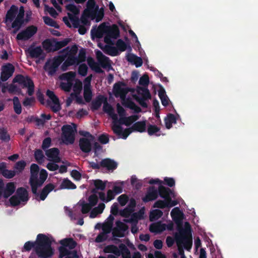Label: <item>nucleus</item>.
<instances>
[{
  "label": "nucleus",
  "mask_w": 258,
  "mask_h": 258,
  "mask_svg": "<svg viewBox=\"0 0 258 258\" xmlns=\"http://www.w3.org/2000/svg\"><path fill=\"white\" fill-rule=\"evenodd\" d=\"M131 127L133 132H145L146 129V120L136 122Z\"/></svg>",
  "instance_id": "nucleus-26"
},
{
  "label": "nucleus",
  "mask_w": 258,
  "mask_h": 258,
  "mask_svg": "<svg viewBox=\"0 0 258 258\" xmlns=\"http://www.w3.org/2000/svg\"><path fill=\"white\" fill-rule=\"evenodd\" d=\"M78 50V48L77 46L76 45H73L71 48H70L69 46L66 47L60 52L65 53L66 55H73L74 56H76Z\"/></svg>",
  "instance_id": "nucleus-42"
},
{
  "label": "nucleus",
  "mask_w": 258,
  "mask_h": 258,
  "mask_svg": "<svg viewBox=\"0 0 258 258\" xmlns=\"http://www.w3.org/2000/svg\"><path fill=\"white\" fill-rule=\"evenodd\" d=\"M69 19L72 22L74 28H78L80 25V21L78 17L74 16L70 13H68Z\"/></svg>",
  "instance_id": "nucleus-61"
},
{
  "label": "nucleus",
  "mask_w": 258,
  "mask_h": 258,
  "mask_svg": "<svg viewBox=\"0 0 258 258\" xmlns=\"http://www.w3.org/2000/svg\"><path fill=\"white\" fill-rule=\"evenodd\" d=\"M15 68L11 63H8L3 67V71L9 76H12L14 72Z\"/></svg>",
  "instance_id": "nucleus-48"
},
{
  "label": "nucleus",
  "mask_w": 258,
  "mask_h": 258,
  "mask_svg": "<svg viewBox=\"0 0 258 258\" xmlns=\"http://www.w3.org/2000/svg\"><path fill=\"white\" fill-rule=\"evenodd\" d=\"M60 245L57 249L58 258H79L77 248V242L72 237H67L58 241Z\"/></svg>",
  "instance_id": "nucleus-4"
},
{
  "label": "nucleus",
  "mask_w": 258,
  "mask_h": 258,
  "mask_svg": "<svg viewBox=\"0 0 258 258\" xmlns=\"http://www.w3.org/2000/svg\"><path fill=\"white\" fill-rule=\"evenodd\" d=\"M164 121L166 127L167 129H170L172 126V123H176L177 118L174 114L169 113L165 118Z\"/></svg>",
  "instance_id": "nucleus-30"
},
{
  "label": "nucleus",
  "mask_w": 258,
  "mask_h": 258,
  "mask_svg": "<svg viewBox=\"0 0 258 258\" xmlns=\"http://www.w3.org/2000/svg\"><path fill=\"white\" fill-rule=\"evenodd\" d=\"M166 224L158 222L150 225L149 230L151 232L160 233L166 230Z\"/></svg>",
  "instance_id": "nucleus-23"
},
{
  "label": "nucleus",
  "mask_w": 258,
  "mask_h": 258,
  "mask_svg": "<svg viewBox=\"0 0 258 258\" xmlns=\"http://www.w3.org/2000/svg\"><path fill=\"white\" fill-rule=\"evenodd\" d=\"M133 212L132 210H131L126 207L124 209L120 211L119 214L123 217L128 218Z\"/></svg>",
  "instance_id": "nucleus-64"
},
{
  "label": "nucleus",
  "mask_w": 258,
  "mask_h": 258,
  "mask_svg": "<svg viewBox=\"0 0 258 258\" xmlns=\"http://www.w3.org/2000/svg\"><path fill=\"white\" fill-rule=\"evenodd\" d=\"M105 204L104 203H100L98 206L95 207L91 211L90 214V217L92 218H95L97 215L101 214L104 208Z\"/></svg>",
  "instance_id": "nucleus-32"
},
{
  "label": "nucleus",
  "mask_w": 258,
  "mask_h": 258,
  "mask_svg": "<svg viewBox=\"0 0 258 258\" xmlns=\"http://www.w3.org/2000/svg\"><path fill=\"white\" fill-rule=\"evenodd\" d=\"M84 98L86 102H90L92 98L93 93L91 88H84Z\"/></svg>",
  "instance_id": "nucleus-43"
},
{
  "label": "nucleus",
  "mask_w": 258,
  "mask_h": 258,
  "mask_svg": "<svg viewBox=\"0 0 258 258\" xmlns=\"http://www.w3.org/2000/svg\"><path fill=\"white\" fill-rule=\"evenodd\" d=\"M95 6L96 4L94 0H88L86 4L87 9L85 10V12L88 11L91 13L94 12Z\"/></svg>",
  "instance_id": "nucleus-56"
},
{
  "label": "nucleus",
  "mask_w": 258,
  "mask_h": 258,
  "mask_svg": "<svg viewBox=\"0 0 258 258\" xmlns=\"http://www.w3.org/2000/svg\"><path fill=\"white\" fill-rule=\"evenodd\" d=\"M55 243V240L51 235L45 234H38L34 241L26 242L21 251L23 252H29L32 251L29 258H52L55 254V249L52 246Z\"/></svg>",
  "instance_id": "nucleus-1"
},
{
  "label": "nucleus",
  "mask_w": 258,
  "mask_h": 258,
  "mask_svg": "<svg viewBox=\"0 0 258 258\" xmlns=\"http://www.w3.org/2000/svg\"><path fill=\"white\" fill-rule=\"evenodd\" d=\"M158 197V189L154 186H150L148 188L145 196L142 198V201L144 203H148L155 200Z\"/></svg>",
  "instance_id": "nucleus-17"
},
{
  "label": "nucleus",
  "mask_w": 258,
  "mask_h": 258,
  "mask_svg": "<svg viewBox=\"0 0 258 258\" xmlns=\"http://www.w3.org/2000/svg\"><path fill=\"white\" fill-rule=\"evenodd\" d=\"M80 150L85 153H89L92 148L91 141L86 138H81L79 141Z\"/></svg>",
  "instance_id": "nucleus-20"
},
{
  "label": "nucleus",
  "mask_w": 258,
  "mask_h": 258,
  "mask_svg": "<svg viewBox=\"0 0 258 258\" xmlns=\"http://www.w3.org/2000/svg\"><path fill=\"white\" fill-rule=\"evenodd\" d=\"M16 189V185L13 182H10L6 184V186L3 190L2 196L7 199L12 196L15 192Z\"/></svg>",
  "instance_id": "nucleus-22"
},
{
  "label": "nucleus",
  "mask_w": 258,
  "mask_h": 258,
  "mask_svg": "<svg viewBox=\"0 0 258 258\" xmlns=\"http://www.w3.org/2000/svg\"><path fill=\"white\" fill-rule=\"evenodd\" d=\"M59 150L57 148H52L45 150V155L50 161L54 163H59L61 159L59 157Z\"/></svg>",
  "instance_id": "nucleus-16"
},
{
  "label": "nucleus",
  "mask_w": 258,
  "mask_h": 258,
  "mask_svg": "<svg viewBox=\"0 0 258 258\" xmlns=\"http://www.w3.org/2000/svg\"><path fill=\"white\" fill-rule=\"evenodd\" d=\"M106 101V98L101 95L98 96L92 102L91 109L93 110H98L101 106L103 102Z\"/></svg>",
  "instance_id": "nucleus-27"
},
{
  "label": "nucleus",
  "mask_w": 258,
  "mask_h": 258,
  "mask_svg": "<svg viewBox=\"0 0 258 258\" xmlns=\"http://www.w3.org/2000/svg\"><path fill=\"white\" fill-rule=\"evenodd\" d=\"M117 201L121 206H125L129 201V198L126 194H122L117 198Z\"/></svg>",
  "instance_id": "nucleus-53"
},
{
  "label": "nucleus",
  "mask_w": 258,
  "mask_h": 258,
  "mask_svg": "<svg viewBox=\"0 0 258 258\" xmlns=\"http://www.w3.org/2000/svg\"><path fill=\"white\" fill-rule=\"evenodd\" d=\"M26 52L29 54V56L32 58H38L39 59L43 60L45 57V54L41 46L35 47L31 45Z\"/></svg>",
  "instance_id": "nucleus-11"
},
{
  "label": "nucleus",
  "mask_w": 258,
  "mask_h": 258,
  "mask_svg": "<svg viewBox=\"0 0 258 258\" xmlns=\"http://www.w3.org/2000/svg\"><path fill=\"white\" fill-rule=\"evenodd\" d=\"M109 27L110 26L107 25L104 22L101 23L97 29H92L91 30L92 38H101L103 36L104 34H107L108 30L110 28Z\"/></svg>",
  "instance_id": "nucleus-13"
},
{
  "label": "nucleus",
  "mask_w": 258,
  "mask_h": 258,
  "mask_svg": "<svg viewBox=\"0 0 258 258\" xmlns=\"http://www.w3.org/2000/svg\"><path fill=\"white\" fill-rule=\"evenodd\" d=\"M103 109L104 112L108 113L110 115L112 116V118L114 120L117 119V116L116 114L114 113L113 108L112 106L108 104L106 100V101L104 102V105L103 107Z\"/></svg>",
  "instance_id": "nucleus-31"
},
{
  "label": "nucleus",
  "mask_w": 258,
  "mask_h": 258,
  "mask_svg": "<svg viewBox=\"0 0 258 258\" xmlns=\"http://www.w3.org/2000/svg\"><path fill=\"white\" fill-rule=\"evenodd\" d=\"M153 208H157L160 209H164L168 208L167 201L166 200H158L155 202L153 206Z\"/></svg>",
  "instance_id": "nucleus-51"
},
{
  "label": "nucleus",
  "mask_w": 258,
  "mask_h": 258,
  "mask_svg": "<svg viewBox=\"0 0 258 258\" xmlns=\"http://www.w3.org/2000/svg\"><path fill=\"white\" fill-rule=\"evenodd\" d=\"M139 118V116L138 115H133L128 117L124 116L120 118L119 122L121 124H125L126 126H128Z\"/></svg>",
  "instance_id": "nucleus-24"
},
{
  "label": "nucleus",
  "mask_w": 258,
  "mask_h": 258,
  "mask_svg": "<svg viewBox=\"0 0 258 258\" xmlns=\"http://www.w3.org/2000/svg\"><path fill=\"white\" fill-rule=\"evenodd\" d=\"M26 166V162L24 160L19 161L15 164L14 169L19 172H22Z\"/></svg>",
  "instance_id": "nucleus-49"
},
{
  "label": "nucleus",
  "mask_w": 258,
  "mask_h": 258,
  "mask_svg": "<svg viewBox=\"0 0 258 258\" xmlns=\"http://www.w3.org/2000/svg\"><path fill=\"white\" fill-rule=\"evenodd\" d=\"M94 184L97 189L103 190L106 187V183L101 179H96L94 181Z\"/></svg>",
  "instance_id": "nucleus-52"
},
{
  "label": "nucleus",
  "mask_w": 258,
  "mask_h": 258,
  "mask_svg": "<svg viewBox=\"0 0 258 258\" xmlns=\"http://www.w3.org/2000/svg\"><path fill=\"white\" fill-rule=\"evenodd\" d=\"M0 140L6 142L10 140V135L8 134L7 130L4 127H0Z\"/></svg>",
  "instance_id": "nucleus-47"
},
{
  "label": "nucleus",
  "mask_w": 258,
  "mask_h": 258,
  "mask_svg": "<svg viewBox=\"0 0 258 258\" xmlns=\"http://www.w3.org/2000/svg\"><path fill=\"white\" fill-rule=\"evenodd\" d=\"M116 47L118 51L119 50L121 52L124 51L127 48L130 50H132V48L130 45H127L122 39H118L116 43Z\"/></svg>",
  "instance_id": "nucleus-36"
},
{
  "label": "nucleus",
  "mask_w": 258,
  "mask_h": 258,
  "mask_svg": "<svg viewBox=\"0 0 258 258\" xmlns=\"http://www.w3.org/2000/svg\"><path fill=\"white\" fill-rule=\"evenodd\" d=\"M106 53L109 55L115 56L119 54L118 51L116 47L106 45L105 46Z\"/></svg>",
  "instance_id": "nucleus-45"
},
{
  "label": "nucleus",
  "mask_w": 258,
  "mask_h": 258,
  "mask_svg": "<svg viewBox=\"0 0 258 258\" xmlns=\"http://www.w3.org/2000/svg\"><path fill=\"white\" fill-rule=\"evenodd\" d=\"M10 203L12 207H16L20 205L21 200L16 195L12 196L10 200Z\"/></svg>",
  "instance_id": "nucleus-58"
},
{
  "label": "nucleus",
  "mask_w": 258,
  "mask_h": 258,
  "mask_svg": "<svg viewBox=\"0 0 258 258\" xmlns=\"http://www.w3.org/2000/svg\"><path fill=\"white\" fill-rule=\"evenodd\" d=\"M160 130V127H158L156 125L149 124L147 127V133L148 135L150 136H153L154 135L159 136L160 134H157V133L159 132Z\"/></svg>",
  "instance_id": "nucleus-39"
},
{
  "label": "nucleus",
  "mask_w": 258,
  "mask_h": 258,
  "mask_svg": "<svg viewBox=\"0 0 258 258\" xmlns=\"http://www.w3.org/2000/svg\"><path fill=\"white\" fill-rule=\"evenodd\" d=\"M23 23L24 21L18 19L17 18L15 19V20L12 24V27L16 30L15 32H16L19 30Z\"/></svg>",
  "instance_id": "nucleus-60"
},
{
  "label": "nucleus",
  "mask_w": 258,
  "mask_h": 258,
  "mask_svg": "<svg viewBox=\"0 0 258 258\" xmlns=\"http://www.w3.org/2000/svg\"><path fill=\"white\" fill-rule=\"evenodd\" d=\"M137 93L139 95H141L142 97L135 96V99L141 106L144 108H147L148 107V105L146 102V100L151 98V95L149 89L147 88L138 87Z\"/></svg>",
  "instance_id": "nucleus-7"
},
{
  "label": "nucleus",
  "mask_w": 258,
  "mask_h": 258,
  "mask_svg": "<svg viewBox=\"0 0 258 258\" xmlns=\"http://www.w3.org/2000/svg\"><path fill=\"white\" fill-rule=\"evenodd\" d=\"M66 55H58L54 56L52 59H49L44 66V70L47 72L48 75H54L60 64L64 60Z\"/></svg>",
  "instance_id": "nucleus-5"
},
{
  "label": "nucleus",
  "mask_w": 258,
  "mask_h": 258,
  "mask_svg": "<svg viewBox=\"0 0 258 258\" xmlns=\"http://www.w3.org/2000/svg\"><path fill=\"white\" fill-rule=\"evenodd\" d=\"M96 53L97 59L102 68L106 69L111 67L109 57L104 55L100 50H97Z\"/></svg>",
  "instance_id": "nucleus-21"
},
{
  "label": "nucleus",
  "mask_w": 258,
  "mask_h": 258,
  "mask_svg": "<svg viewBox=\"0 0 258 258\" xmlns=\"http://www.w3.org/2000/svg\"><path fill=\"white\" fill-rule=\"evenodd\" d=\"M46 95L51 100L53 103V105L50 106L52 111L55 113L59 111L61 109L59 99L55 95L54 92L50 90H47L46 91Z\"/></svg>",
  "instance_id": "nucleus-14"
},
{
  "label": "nucleus",
  "mask_w": 258,
  "mask_h": 258,
  "mask_svg": "<svg viewBox=\"0 0 258 258\" xmlns=\"http://www.w3.org/2000/svg\"><path fill=\"white\" fill-rule=\"evenodd\" d=\"M60 188L61 189H74L77 188L76 185L68 179H64L61 182Z\"/></svg>",
  "instance_id": "nucleus-35"
},
{
  "label": "nucleus",
  "mask_w": 258,
  "mask_h": 258,
  "mask_svg": "<svg viewBox=\"0 0 258 258\" xmlns=\"http://www.w3.org/2000/svg\"><path fill=\"white\" fill-rule=\"evenodd\" d=\"M120 256L121 258H132L131 252L126 245L123 243L119 245Z\"/></svg>",
  "instance_id": "nucleus-33"
},
{
  "label": "nucleus",
  "mask_w": 258,
  "mask_h": 258,
  "mask_svg": "<svg viewBox=\"0 0 258 258\" xmlns=\"http://www.w3.org/2000/svg\"><path fill=\"white\" fill-rule=\"evenodd\" d=\"M34 158L38 163H42L44 159L43 151L40 149L36 150L34 152Z\"/></svg>",
  "instance_id": "nucleus-44"
},
{
  "label": "nucleus",
  "mask_w": 258,
  "mask_h": 258,
  "mask_svg": "<svg viewBox=\"0 0 258 258\" xmlns=\"http://www.w3.org/2000/svg\"><path fill=\"white\" fill-rule=\"evenodd\" d=\"M18 11V7L15 5H12L7 13L6 16L7 20L11 22H12L15 18Z\"/></svg>",
  "instance_id": "nucleus-29"
},
{
  "label": "nucleus",
  "mask_w": 258,
  "mask_h": 258,
  "mask_svg": "<svg viewBox=\"0 0 258 258\" xmlns=\"http://www.w3.org/2000/svg\"><path fill=\"white\" fill-rule=\"evenodd\" d=\"M66 61L71 66L73 65H78L79 61H78V57L73 55H68V57Z\"/></svg>",
  "instance_id": "nucleus-50"
},
{
  "label": "nucleus",
  "mask_w": 258,
  "mask_h": 258,
  "mask_svg": "<svg viewBox=\"0 0 258 258\" xmlns=\"http://www.w3.org/2000/svg\"><path fill=\"white\" fill-rule=\"evenodd\" d=\"M70 41V39L69 38H65L62 41H57L54 39V47L51 48V51H56L59 50L60 49L67 45Z\"/></svg>",
  "instance_id": "nucleus-28"
},
{
  "label": "nucleus",
  "mask_w": 258,
  "mask_h": 258,
  "mask_svg": "<svg viewBox=\"0 0 258 258\" xmlns=\"http://www.w3.org/2000/svg\"><path fill=\"white\" fill-rule=\"evenodd\" d=\"M158 192V196L166 200H167L170 197L173 198L175 197V193L173 190L162 185H159Z\"/></svg>",
  "instance_id": "nucleus-15"
},
{
  "label": "nucleus",
  "mask_w": 258,
  "mask_h": 258,
  "mask_svg": "<svg viewBox=\"0 0 258 258\" xmlns=\"http://www.w3.org/2000/svg\"><path fill=\"white\" fill-rule=\"evenodd\" d=\"M170 215L177 226L178 232L175 233L176 244L178 245L183 244L185 249L189 250L192 245V237L190 224L188 222H185L184 228H183V214L178 207L173 209Z\"/></svg>",
  "instance_id": "nucleus-3"
},
{
  "label": "nucleus",
  "mask_w": 258,
  "mask_h": 258,
  "mask_svg": "<svg viewBox=\"0 0 258 258\" xmlns=\"http://www.w3.org/2000/svg\"><path fill=\"white\" fill-rule=\"evenodd\" d=\"M13 83H18L23 88H27V93L29 96H32L34 92V84L31 78L22 75H17L13 79Z\"/></svg>",
  "instance_id": "nucleus-6"
},
{
  "label": "nucleus",
  "mask_w": 258,
  "mask_h": 258,
  "mask_svg": "<svg viewBox=\"0 0 258 258\" xmlns=\"http://www.w3.org/2000/svg\"><path fill=\"white\" fill-rule=\"evenodd\" d=\"M14 110L17 114H20L22 112V107L18 97L15 96L13 99Z\"/></svg>",
  "instance_id": "nucleus-41"
},
{
  "label": "nucleus",
  "mask_w": 258,
  "mask_h": 258,
  "mask_svg": "<svg viewBox=\"0 0 258 258\" xmlns=\"http://www.w3.org/2000/svg\"><path fill=\"white\" fill-rule=\"evenodd\" d=\"M81 206L82 207L81 212L84 214L89 213L92 208L90 204L85 202H82Z\"/></svg>",
  "instance_id": "nucleus-62"
},
{
  "label": "nucleus",
  "mask_w": 258,
  "mask_h": 258,
  "mask_svg": "<svg viewBox=\"0 0 258 258\" xmlns=\"http://www.w3.org/2000/svg\"><path fill=\"white\" fill-rule=\"evenodd\" d=\"M88 68L85 63L81 64L78 68V73L82 76L85 77L87 75Z\"/></svg>",
  "instance_id": "nucleus-54"
},
{
  "label": "nucleus",
  "mask_w": 258,
  "mask_h": 258,
  "mask_svg": "<svg viewBox=\"0 0 258 258\" xmlns=\"http://www.w3.org/2000/svg\"><path fill=\"white\" fill-rule=\"evenodd\" d=\"M79 63L80 62H84L86 59V50L84 48H82L80 50L78 56L77 57Z\"/></svg>",
  "instance_id": "nucleus-63"
},
{
  "label": "nucleus",
  "mask_w": 258,
  "mask_h": 258,
  "mask_svg": "<svg viewBox=\"0 0 258 258\" xmlns=\"http://www.w3.org/2000/svg\"><path fill=\"white\" fill-rule=\"evenodd\" d=\"M88 201L89 202L88 204H90V205L93 207L96 205L98 203V196L96 194H92L89 197Z\"/></svg>",
  "instance_id": "nucleus-59"
},
{
  "label": "nucleus",
  "mask_w": 258,
  "mask_h": 258,
  "mask_svg": "<svg viewBox=\"0 0 258 258\" xmlns=\"http://www.w3.org/2000/svg\"><path fill=\"white\" fill-rule=\"evenodd\" d=\"M119 246L117 247L116 245L111 244L106 246L103 249V251L105 253H111L114 254L113 255H109L107 258H117L116 256H119ZM98 258H106L103 256L100 255Z\"/></svg>",
  "instance_id": "nucleus-18"
},
{
  "label": "nucleus",
  "mask_w": 258,
  "mask_h": 258,
  "mask_svg": "<svg viewBox=\"0 0 258 258\" xmlns=\"http://www.w3.org/2000/svg\"><path fill=\"white\" fill-rule=\"evenodd\" d=\"M16 195L21 200V202H27L29 200L28 192L24 187L18 188Z\"/></svg>",
  "instance_id": "nucleus-25"
},
{
  "label": "nucleus",
  "mask_w": 258,
  "mask_h": 258,
  "mask_svg": "<svg viewBox=\"0 0 258 258\" xmlns=\"http://www.w3.org/2000/svg\"><path fill=\"white\" fill-rule=\"evenodd\" d=\"M44 22L48 26L54 27L55 28H58L59 25L57 24L55 21L50 18L48 16H44L43 17Z\"/></svg>",
  "instance_id": "nucleus-46"
},
{
  "label": "nucleus",
  "mask_w": 258,
  "mask_h": 258,
  "mask_svg": "<svg viewBox=\"0 0 258 258\" xmlns=\"http://www.w3.org/2000/svg\"><path fill=\"white\" fill-rule=\"evenodd\" d=\"M40 170L39 166L33 163L30 166V176L29 183L35 199L38 201H44L48 195L54 189L55 186L51 183L45 185L41 190L38 192V188L41 187L48 177V173L45 169Z\"/></svg>",
  "instance_id": "nucleus-2"
},
{
  "label": "nucleus",
  "mask_w": 258,
  "mask_h": 258,
  "mask_svg": "<svg viewBox=\"0 0 258 258\" xmlns=\"http://www.w3.org/2000/svg\"><path fill=\"white\" fill-rule=\"evenodd\" d=\"M62 138L66 144H72L75 141V133L73 128L70 125H64L61 128Z\"/></svg>",
  "instance_id": "nucleus-8"
},
{
  "label": "nucleus",
  "mask_w": 258,
  "mask_h": 258,
  "mask_svg": "<svg viewBox=\"0 0 258 258\" xmlns=\"http://www.w3.org/2000/svg\"><path fill=\"white\" fill-rule=\"evenodd\" d=\"M139 83L140 85L147 88L149 83V78L147 74L143 75L140 79Z\"/></svg>",
  "instance_id": "nucleus-57"
},
{
  "label": "nucleus",
  "mask_w": 258,
  "mask_h": 258,
  "mask_svg": "<svg viewBox=\"0 0 258 258\" xmlns=\"http://www.w3.org/2000/svg\"><path fill=\"white\" fill-rule=\"evenodd\" d=\"M37 31V28L34 26L28 27L25 30L18 34L17 39L21 40H27L32 37Z\"/></svg>",
  "instance_id": "nucleus-12"
},
{
  "label": "nucleus",
  "mask_w": 258,
  "mask_h": 258,
  "mask_svg": "<svg viewBox=\"0 0 258 258\" xmlns=\"http://www.w3.org/2000/svg\"><path fill=\"white\" fill-rule=\"evenodd\" d=\"M101 167L106 168L108 171L113 172L118 166L117 163L110 158H105L100 161Z\"/></svg>",
  "instance_id": "nucleus-19"
},
{
  "label": "nucleus",
  "mask_w": 258,
  "mask_h": 258,
  "mask_svg": "<svg viewBox=\"0 0 258 258\" xmlns=\"http://www.w3.org/2000/svg\"><path fill=\"white\" fill-rule=\"evenodd\" d=\"M125 85V84L122 82H118L114 84L113 91L115 97H120L122 99L125 98L126 94L130 91L128 87H122Z\"/></svg>",
  "instance_id": "nucleus-9"
},
{
  "label": "nucleus",
  "mask_w": 258,
  "mask_h": 258,
  "mask_svg": "<svg viewBox=\"0 0 258 258\" xmlns=\"http://www.w3.org/2000/svg\"><path fill=\"white\" fill-rule=\"evenodd\" d=\"M125 106L132 110H133L134 112L136 113H138L142 111L141 108L131 100L127 101L125 104Z\"/></svg>",
  "instance_id": "nucleus-40"
},
{
  "label": "nucleus",
  "mask_w": 258,
  "mask_h": 258,
  "mask_svg": "<svg viewBox=\"0 0 258 258\" xmlns=\"http://www.w3.org/2000/svg\"><path fill=\"white\" fill-rule=\"evenodd\" d=\"M82 87L83 86L82 82L80 80L77 79L73 87V90L76 93L75 94H80L82 90Z\"/></svg>",
  "instance_id": "nucleus-55"
},
{
  "label": "nucleus",
  "mask_w": 258,
  "mask_h": 258,
  "mask_svg": "<svg viewBox=\"0 0 258 258\" xmlns=\"http://www.w3.org/2000/svg\"><path fill=\"white\" fill-rule=\"evenodd\" d=\"M163 213L162 211L159 209H155L151 212L149 216L150 220L154 221L161 218Z\"/></svg>",
  "instance_id": "nucleus-37"
},
{
  "label": "nucleus",
  "mask_w": 258,
  "mask_h": 258,
  "mask_svg": "<svg viewBox=\"0 0 258 258\" xmlns=\"http://www.w3.org/2000/svg\"><path fill=\"white\" fill-rule=\"evenodd\" d=\"M142 218V215L139 213H132L129 219H124V221L126 223H132L137 224L138 220Z\"/></svg>",
  "instance_id": "nucleus-38"
},
{
  "label": "nucleus",
  "mask_w": 258,
  "mask_h": 258,
  "mask_svg": "<svg viewBox=\"0 0 258 258\" xmlns=\"http://www.w3.org/2000/svg\"><path fill=\"white\" fill-rule=\"evenodd\" d=\"M109 28L104 38V41L106 44H111V39H117L119 36L120 32L118 27L116 24H113Z\"/></svg>",
  "instance_id": "nucleus-10"
},
{
  "label": "nucleus",
  "mask_w": 258,
  "mask_h": 258,
  "mask_svg": "<svg viewBox=\"0 0 258 258\" xmlns=\"http://www.w3.org/2000/svg\"><path fill=\"white\" fill-rule=\"evenodd\" d=\"M76 76L75 72L70 71L66 73L62 74L60 78V79L67 80V82H72L74 80Z\"/></svg>",
  "instance_id": "nucleus-34"
}]
</instances>
